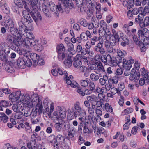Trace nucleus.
Masks as SVG:
<instances>
[{
    "label": "nucleus",
    "mask_w": 149,
    "mask_h": 149,
    "mask_svg": "<svg viewBox=\"0 0 149 149\" xmlns=\"http://www.w3.org/2000/svg\"><path fill=\"white\" fill-rule=\"evenodd\" d=\"M29 4L30 6L29 8L27 6H25L26 10H23L22 13V16L26 19V22L29 24L33 22L29 13L36 23L41 21L42 19L41 16L36 8H37L38 9H40V2L38 0H30L29 2Z\"/></svg>",
    "instance_id": "obj_1"
},
{
    "label": "nucleus",
    "mask_w": 149,
    "mask_h": 149,
    "mask_svg": "<svg viewBox=\"0 0 149 149\" xmlns=\"http://www.w3.org/2000/svg\"><path fill=\"white\" fill-rule=\"evenodd\" d=\"M24 100L22 101L25 103V107L29 108H31L33 106H36V109H38V112L39 114L42 113L43 110V106L42 104V101L40 99L38 96L36 95H33L31 96V98L28 94L24 95L23 97Z\"/></svg>",
    "instance_id": "obj_2"
},
{
    "label": "nucleus",
    "mask_w": 149,
    "mask_h": 149,
    "mask_svg": "<svg viewBox=\"0 0 149 149\" xmlns=\"http://www.w3.org/2000/svg\"><path fill=\"white\" fill-rule=\"evenodd\" d=\"M12 40L14 44L17 46L19 47H23L17 51V53L20 55H22V54H28L29 53L31 52V49L26 44V40H24L21 38V36L17 38L15 37Z\"/></svg>",
    "instance_id": "obj_3"
},
{
    "label": "nucleus",
    "mask_w": 149,
    "mask_h": 149,
    "mask_svg": "<svg viewBox=\"0 0 149 149\" xmlns=\"http://www.w3.org/2000/svg\"><path fill=\"white\" fill-rule=\"evenodd\" d=\"M75 111L74 112V115L75 118L80 116L78 119L80 121V123L81 126H83L85 123L84 120L86 116L85 111L80 106V103L77 102V106L76 107Z\"/></svg>",
    "instance_id": "obj_4"
},
{
    "label": "nucleus",
    "mask_w": 149,
    "mask_h": 149,
    "mask_svg": "<svg viewBox=\"0 0 149 149\" xmlns=\"http://www.w3.org/2000/svg\"><path fill=\"white\" fill-rule=\"evenodd\" d=\"M30 53L28 54H22L24 56L22 58H19L17 61V65L18 67L21 68H24L26 65L30 66L31 65V62L29 59V56Z\"/></svg>",
    "instance_id": "obj_5"
},
{
    "label": "nucleus",
    "mask_w": 149,
    "mask_h": 149,
    "mask_svg": "<svg viewBox=\"0 0 149 149\" xmlns=\"http://www.w3.org/2000/svg\"><path fill=\"white\" fill-rule=\"evenodd\" d=\"M59 122H56L54 125V127L56 131L61 132L63 130V126L65 130H68L70 128V125L68 121L65 122L64 120H61Z\"/></svg>",
    "instance_id": "obj_6"
},
{
    "label": "nucleus",
    "mask_w": 149,
    "mask_h": 149,
    "mask_svg": "<svg viewBox=\"0 0 149 149\" xmlns=\"http://www.w3.org/2000/svg\"><path fill=\"white\" fill-rule=\"evenodd\" d=\"M10 32L12 35L10 38V41H12L13 39L15 37L17 38L20 36L19 32H18L17 29L15 27V22L13 19L10 20Z\"/></svg>",
    "instance_id": "obj_7"
},
{
    "label": "nucleus",
    "mask_w": 149,
    "mask_h": 149,
    "mask_svg": "<svg viewBox=\"0 0 149 149\" xmlns=\"http://www.w3.org/2000/svg\"><path fill=\"white\" fill-rule=\"evenodd\" d=\"M49 7L51 10L54 12L57 16L58 15V11L62 13L65 12L64 8L63 9L60 3H58L57 5L56 6L53 2L51 1L49 3Z\"/></svg>",
    "instance_id": "obj_8"
},
{
    "label": "nucleus",
    "mask_w": 149,
    "mask_h": 149,
    "mask_svg": "<svg viewBox=\"0 0 149 149\" xmlns=\"http://www.w3.org/2000/svg\"><path fill=\"white\" fill-rule=\"evenodd\" d=\"M24 96L21 94V92L19 91L14 92L10 94V100H11L12 104H13L14 102L17 103L19 100L20 101L22 97H24Z\"/></svg>",
    "instance_id": "obj_9"
},
{
    "label": "nucleus",
    "mask_w": 149,
    "mask_h": 149,
    "mask_svg": "<svg viewBox=\"0 0 149 149\" xmlns=\"http://www.w3.org/2000/svg\"><path fill=\"white\" fill-rule=\"evenodd\" d=\"M24 100L23 97H22L19 102H14V104L12 106L13 110L16 113L21 112L24 109V107H25V103L22 101V100Z\"/></svg>",
    "instance_id": "obj_10"
},
{
    "label": "nucleus",
    "mask_w": 149,
    "mask_h": 149,
    "mask_svg": "<svg viewBox=\"0 0 149 149\" xmlns=\"http://www.w3.org/2000/svg\"><path fill=\"white\" fill-rule=\"evenodd\" d=\"M73 76L70 75L69 76H65L63 77V79L65 81L66 83L67 84V87L69 88L70 87L76 88L78 87L79 84L76 82L74 81H72L73 78Z\"/></svg>",
    "instance_id": "obj_11"
},
{
    "label": "nucleus",
    "mask_w": 149,
    "mask_h": 149,
    "mask_svg": "<svg viewBox=\"0 0 149 149\" xmlns=\"http://www.w3.org/2000/svg\"><path fill=\"white\" fill-rule=\"evenodd\" d=\"M65 138L61 134L58 135L56 139V142L54 143V149H58L62 147L64 144Z\"/></svg>",
    "instance_id": "obj_12"
},
{
    "label": "nucleus",
    "mask_w": 149,
    "mask_h": 149,
    "mask_svg": "<svg viewBox=\"0 0 149 149\" xmlns=\"http://www.w3.org/2000/svg\"><path fill=\"white\" fill-rule=\"evenodd\" d=\"M65 12L66 13H69L70 10L73 8V5L72 0H68V1L65 2Z\"/></svg>",
    "instance_id": "obj_13"
},
{
    "label": "nucleus",
    "mask_w": 149,
    "mask_h": 149,
    "mask_svg": "<svg viewBox=\"0 0 149 149\" xmlns=\"http://www.w3.org/2000/svg\"><path fill=\"white\" fill-rule=\"evenodd\" d=\"M95 51L97 53H100L101 54H105V51L103 47L102 43L99 42L94 47Z\"/></svg>",
    "instance_id": "obj_14"
},
{
    "label": "nucleus",
    "mask_w": 149,
    "mask_h": 149,
    "mask_svg": "<svg viewBox=\"0 0 149 149\" xmlns=\"http://www.w3.org/2000/svg\"><path fill=\"white\" fill-rule=\"evenodd\" d=\"M104 45L107 52L112 54H114L116 53V49L113 48L112 47L113 46L109 44L108 40H107L105 42Z\"/></svg>",
    "instance_id": "obj_15"
},
{
    "label": "nucleus",
    "mask_w": 149,
    "mask_h": 149,
    "mask_svg": "<svg viewBox=\"0 0 149 149\" xmlns=\"http://www.w3.org/2000/svg\"><path fill=\"white\" fill-rule=\"evenodd\" d=\"M112 35L113 37L116 39V40H120V38H122L123 36V33L121 31H119L117 32L114 29L112 30Z\"/></svg>",
    "instance_id": "obj_16"
},
{
    "label": "nucleus",
    "mask_w": 149,
    "mask_h": 149,
    "mask_svg": "<svg viewBox=\"0 0 149 149\" xmlns=\"http://www.w3.org/2000/svg\"><path fill=\"white\" fill-rule=\"evenodd\" d=\"M144 16L145 15L143 14L142 12L139 13L137 17L135 18L134 23L136 24H138L140 26L143 21Z\"/></svg>",
    "instance_id": "obj_17"
},
{
    "label": "nucleus",
    "mask_w": 149,
    "mask_h": 149,
    "mask_svg": "<svg viewBox=\"0 0 149 149\" xmlns=\"http://www.w3.org/2000/svg\"><path fill=\"white\" fill-rule=\"evenodd\" d=\"M0 7L5 13L6 14L9 13V8L8 5L5 3L3 1H1L0 2Z\"/></svg>",
    "instance_id": "obj_18"
},
{
    "label": "nucleus",
    "mask_w": 149,
    "mask_h": 149,
    "mask_svg": "<svg viewBox=\"0 0 149 149\" xmlns=\"http://www.w3.org/2000/svg\"><path fill=\"white\" fill-rule=\"evenodd\" d=\"M0 47L3 52H4L6 54H9V46L7 44L1 43L0 44Z\"/></svg>",
    "instance_id": "obj_19"
},
{
    "label": "nucleus",
    "mask_w": 149,
    "mask_h": 149,
    "mask_svg": "<svg viewBox=\"0 0 149 149\" xmlns=\"http://www.w3.org/2000/svg\"><path fill=\"white\" fill-rule=\"evenodd\" d=\"M140 73L137 70L136 74L131 73L129 79L131 80H133L135 82H137L139 79Z\"/></svg>",
    "instance_id": "obj_20"
},
{
    "label": "nucleus",
    "mask_w": 149,
    "mask_h": 149,
    "mask_svg": "<svg viewBox=\"0 0 149 149\" xmlns=\"http://www.w3.org/2000/svg\"><path fill=\"white\" fill-rule=\"evenodd\" d=\"M80 72L84 73V75L86 77H88L90 72V68L89 67H86L82 66L79 68Z\"/></svg>",
    "instance_id": "obj_21"
},
{
    "label": "nucleus",
    "mask_w": 149,
    "mask_h": 149,
    "mask_svg": "<svg viewBox=\"0 0 149 149\" xmlns=\"http://www.w3.org/2000/svg\"><path fill=\"white\" fill-rule=\"evenodd\" d=\"M88 38L85 34L84 32L81 33L79 36L77 37V42L79 43H81L82 41L85 42L88 40Z\"/></svg>",
    "instance_id": "obj_22"
},
{
    "label": "nucleus",
    "mask_w": 149,
    "mask_h": 149,
    "mask_svg": "<svg viewBox=\"0 0 149 149\" xmlns=\"http://www.w3.org/2000/svg\"><path fill=\"white\" fill-rule=\"evenodd\" d=\"M89 87L90 88V89H87L84 91V95H89L92 93V91L94 90L95 87L94 83L93 82H92L90 83Z\"/></svg>",
    "instance_id": "obj_23"
},
{
    "label": "nucleus",
    "mask_w": 149,
    "mask_h": 149,
    "mask_svg": "<svg viewBox=\"0 0 149 149\" xmlns=\"http://www.w3.org/2000/svg\"><path fill=\"white\" fill-rule=\"evenodd\" d=\"M92 81H90V80L88 78H86L84 80H81L80 81V84L81 86L84 87H88L89 86L90 83Z\"/></svg>",
    "instance_id": "obj_24"
},
{
    "label": "nucleus",
    "mask_w": 149,
    "mask_h": 149,
    "mask_svg": "<svg viewBox=\"0 0 149 149\" xmlns=\"http://www.w3.org/2000/svg\"><path fill=\"white\" fill-rule=\"evenodd\" d=\"M42 8L43 12L45 15L47 17H50V13L48 6L46 5L43 4L42 5Z\"/></svg>",
    "instance_id": "obj_25"
},
{
    "label": "nucleus",
    "mask_w": 149,
    "mask_h": 149,
    "mask_svg": "<svg viewBox=\"0 0 149 149\" xmlns=\"http://www.w3.org/2000/svg\"><path fill=\"white\" fill-rule=\"evenodd\" d=\"M76 51L78 53H80L81 55H85V48H82V46L80 44L78 45L76 49Z\"/></svg>",
    "instance_id": "obj_26"
},
{
    "label": "nucleus",
    "mask_w": 149,
    "mask_h": 149,
    "mask_svg": "<svg viewBox=\"0 0 149 149\" xmlns=\"http://www.w3.org/2000/svg\"><path fill=\"white\" fill-rule=\"evenodd\" d=\"M72 61L70 57L66 59L63 62V65L66 68H70L72 65Z\"/></svg>",
    "instance_id": "obj_27"
},
{
    "label": "nucleus",
    "mask_w": 149,
    "mask_h": 149,
    "mask_svg": "<svg viewBox=\"0 0 149 149\" xmlns=\"http://www.w3.org/2000/svg\"><path fill=\"white\" fill-rule=\"evenodd\" d=\"M26 40V44L29 46L30 45L31 47H33L37 44L38 40H36L34 41L33 39L29 40L27 39Z\"/></svg>",
    "instance_id": "obj_28"
},
{
    "label": "nucleus",
    "mask_w": 149,
    "mask_h": 149,
    "mask_svg": "<svg viewBox=\"0 0 149 149\" xmlns=\"http://www.w3.org/2000/svg\"><path fill=\"white\" fill-rule=\"evenodd\" d=\"M140 27L141 28H143L145 26H149V17L146 16L144 19V21L142 23Z\"/></svg>",
    "instance_id": "obj_29"
},
{
    "label": "nucleus",
    "mask_w": 149,
    "mask_h": 149,
    "mask_svg": "<svg viewBox=\"0 0 149 149\" xmlns=\"http://www.w3.org/2000/svg\"><path fill=\"white\" fill-rule=\"evenodd\" d=\"M118 81V77L114 76L112 78H110L109 79L108 82L110 83L111 84L113 85V86H114V84L116 85L117 84Z\"/></svg>",
    "instance_id": "obj_30"
},
{
    "label": "nucleus",
    "mask_w": 149,
    "mask_h": 149,
    "mask_svg": "<svg viewBox=\"0 0 149 149\" xmlns=\"http://www.w3.org/2000/svg\"><path fill=\"white\" fill-rule=\"evenodd\" d=\"M19 29L21 32L22 33L23 32H25L27 33V31H28L26 29V27L25 26L24 24L22 22H19Z\"/></svg>",
    "instance_id": "obj_31"
},
{
    "label": "nucleus",
    "mask_w": 149,
    "mask_h": 149,
    "mask_svg": "<svg viewBox=\"0 0 149 149\" xmlns=\"http://www.w3.org/2000/svg\"><path fill=\"white\" fill-rule=\"evenodd\" d=\"M67 46L68 49V51L70 52V54L72 55L74 54L75 52L74 50V45L71 43H70L68 44Z\"/></svg>",
    "instance_id": "obj_32"
},
{
    "label": "nucleus",
    "mask_w": 149,
    "mask_h": 149,
    "mask_svg": "<svg viewBox=\"0 0 149 149\" xmlns=\"http://www.w3.org/2000/svg\"><path fill=\"white\" fill-rule=\"evenodd\" d=\"M108 64L113 66H116L117 65V61L116 57L114 56H111L110 61Z\"/></svg>",
    "instance_id": "obj_33"
},
{
    "label": "nucleus",
    "mask_w": 149,
    "mask_h": 149,
    "mask_svg": "<svg viewBox=\"0 0 149 149\" xmlns=\"http://www.w3.org/2000/svg\"><path fill=\"white\" fill-rule=\"evenodd\" d=\"M143 8L142 7H140L138 8H134L132 10V12L133 14L134 15H137L143 11Z\"/></svg>",
    "instance_id": "obj_34"
},
{
    "label": "nucleus",
    "mask_w": 149,
    "mask_h": 149,
    "mask_svg": "<svg viewBox=\"0 0 149 149\" xmlns=\"http://www.w3.org/2000/svg\"><path fill=\"white\" fill-rule=\"evenodd\" d=\"M65 50V48L62 44H60L56 47V51L57 53L62 52Z\"/></svg>",
    "instance_id": "obj_35"
},
{
    "label": "nucleus",
    "mask_w": 149,
    "mask_h": 149,
    "mask_svg": "<svg viewBox=\"0 0 149 149\" xmlns=\"http://www.w3.org/2000/svg\"><path fill=\"white\" fill-rule=\"evenodd\" d=\"M117 55L121 58H123L126 54V52L124 50L118 49L117 51Z\"/></svg>",
    "instance_id": "obj_36"
},
{
    "label": "nucleus",
    "mask_w": 149,
    "mask_h": 149,
    "mask_svg": "<svg viewBox=\"0 0 149 149\" xmlns=\"http://www.w3.org/2000/svg\"><path fill=\"white\" fill-rule=\"evenodd\" d=\"M52 118L53 120L55 123L56 122H59V121H61V120H63L60 117H59L58 114L56 112H54L53 113Z\"/></svg>",
    "instance_id": "obj_37"
},
{
    "label": "nucleus",
    "mask_w": 149,
    "mask_h": 149,
    "mask_svg": "<svg viewBox=\"0 0 149 149\" xmlns=\"http://www.w3.org/2000/svg\"><path fill=\"white\" fill-rule=\"evenodd\" d=\"M102 77L98 74L96 75L94 73H91L90 75V78L93 81H97L99 79L100 77Z\"/></svg>",
    "instance_id": "obj_38"
},
{
    "label": "nucleus",
    "mask_w": 149,
    "mask_h": 149,
    "mask_svg": "<svg viewBox=\"0 0 149 149\" xmlns=\"http://www.w3.org/2000/svg\"><path fill=\"white\" fill-rule=\"evenodd\" d=\"M108 41L109 44L112 46L115 45L116 43L119 41L112 36L110 37Z\"/></svg>",
    "instance_id": "obj_39"
},
{
    "label": "nucleus",
    "mask_w": 149,
    "mask_h": 149,
    "mask_svg": "<svg viewBox=\"0 0 149 149\" xmlns=\"http://www.w3.org/2000/svg\"><path fill=\"white\" fill-rule=\"evenodd\" d=\"M101 38V37H98L96 36H94L91 38L90 43L92 45H94L95 44L96 42Z\"/></svg>",
    "instance_id": "obj_40"
},
{
    "label": "nucleus",
    "mask_w": 149,
    "mask_h": 149,
    "mask_svg": "<svg viewBox=\"0 0 149 149\" xmlns=\"http://www.w3.org/2000/svg\"><path fill=\"white\" fill-rule=\"evenodd\" d=\"M31 52H30L29 56L35 62L37 60L40 58V57L37 54L34 53H31Z\"/></svg>",
    "instance_id": "obj_41"
},
{
    "label": "nucleus",
    "mask_w": 149,
    "mask_h": 149,
    "mask_svg": "<svg viewBox=\"0 0 149 149\" xmlns=\"http://www.w3.org/2000/svg\"><path fill=\"white\" fill-rule=\"evenodd\" d=\"M122 41L121 42L120 45L123 47L125 46L126 45H128L129 41L128 39L126 37H123L122 38Z\"/></svg>",
    "instance_id": "obj_42"
},
{
    "label": "nucleus",
    "mask_w": 149,
    "mask_h": 149,
    "mask_svg": "<svg viewBox=\"0 0 149 149\" xmlns=\"http://www.w3.org/2000/svg\"><path fill=\"white\" fill-rule=\"evenodd\" d=\"M105 106V109L107 112L109 111L111 113L113 112V109L111 106L109 105V103H106L104 105Z\"/></svg>",
    "instance_id": "obj_43"
},
{
    "label": "nucleus",
    "mask_w": 149,
    "mask_h": 149,
    "mask_svg": "<svg viewBox=\"0 0 149 149\" xmlns=\"http://www.w3.org/2000/svg\"><path fill=\"white\" fill-rule=\"evenodd\" d=\"M82 63L81 60L77 59L75 60L73 63V65L75 68H79L81 65Z\"/></svg>",
    "instance_id": "obj_44"
},
{
    "label": "nucleus",
    "mask_w": 149,
    "mask_h": 149,
    "mask_svg": "<svg viewBox=\"0 0 149 149\" xmlns=\"http://www.w3.org/2000/svg\"><path fill=\"white\" fill-rule=\"evenodd\" d=\"M133 109L132 108H128L125 109L122 113L121 115L124 116L127 114H129L132 112Z\"/></svg>",
    "instance_id": "obj_45"
},
{
    "label": "nucleus",
    "mask_w": 149,
    "mask_h": 149,
    "mask_svg": "<svg viewBox=\"0 0 149 149\" xmlns=\"http://www.w3.org/2000/svg\"><path fill=\"white\" fill-rule=\"evenodd\" d=\"M49 100L48 99H45L43 102V104H45L44 108L45 109V112H49V106H48L49 103Z\"/></svg>",
    "instance_id": "obj_46"
},
{
    "label": "nucleus",
    "mask_w": 149,
    "mask_h": 149,
    "mask_svg": "<svg viewBox=\"0 0 149 149\" xmlns=\"http://www.w3.org/2000/svg\"><path fill=\"white\" fill-rule=\"evenodd\" d=\"M66 110L65 109L61 110L59 112V115L60 117L61 118L65 117L66 116Z\"/></svg>",
    "instance_id": "obj_47"
},
{
    "label": "nucleus",
    "mask_w": 149,
    "mask_h": 149,
    "mask_svg": "<svg viewBox=\"0 0 149 149\" xmlns=\"http://www.w3.org/2000/svg\"><path fill=\"white\" fill-rule=\"evenodd\" d=\"M2 114L1 121H3L4 123H6L8 121L9 118L4 113H2Z\"/></svg>",
    "instance_id": "obj_48"
},
{
    "label": "nucleus",
    "mask_w": 149,
    "mask_h": 149,
    "mask_svg": "<svg viewBox=\"0 0 149 149\" xmlns=\"http://www.w3.org/2000/svg\"><path fill=\"white\" fill-rule=\"evenodd\" d=\"M0 59L3 61H5L6 64L8 65L9 64V62L8 60L6 59V57L3 53L0 54ZM7 66V65H6Z\"/></svg>",
    "instance_id": "obj_49"
},
{
    "label": "nucleus",
    "mask_w": 149,
    "mask_h": 149,
    "mask_svg": "<svg viewBox=\"0 0 149 149\" xmlns=\"http://www.w3.org/2000/svg\"><path fill=\"white\" fill-rule=\"evenodd\" d=\"M104 100L102 99H100V100L97 101L96 102V105L98 107H104Z\"/></svg>",
    "instance_id": "obj_50"
},
{
    "label": "nucleus",
    "mask_w": 149,
    "mask_h": 149,
    "mask_svg": "<svg viewBox=\"0 0 149 149\" xmlns=\"http://www.w3.org/2000/svg\"><path fill=\"white\" fill-rule=\"evenodd\" d=\"M27 36L25 40H26L27 39H29V40L31 39H34V35L32 32H27L26 33V35Z\"/></svg>",
    "instance_id": "obj_51"
},
{
    "label": "nucleus",
    "mask_w": 149,
    "mask_h": 149,
    "mask_svg": "<svg viewBox=\"0 0 149 149\" xmlns=\"http://www.w3.org/2000/svg\"><path fill=\"white\" fill-rule=\"evenodd\" d=\"M36 142L33 141L32 142H29L27 144V147L29 149H33L36 146Z\"/></svg>",
    "instance_id": "obj_52"
},
{
    "label": "nucleus",
    "mask_w": 149,
    "mask_h": 149,
    "mask_svg": "<svg viewBox=\"0 0 149 149\" xmlns=\"http://www.w3.org/2000/svg\"><path fill=\"white\" fill-rule=\"evenodd\" d=\"M58 73L60 75H63L65 76H67V73L66 71L63 72L62 70L60 68H58L57 69Z\"/></svg>",
    "instance_id": "obj_53"
},
{
    "label": "nucleus",
    "mask_w": 149,
    "mask_h": 149,
    "mask_svg": "<svg viewBox=\"0 0 149 149\" xmlns=\"http://www.w3.org/2000/svg\"><path fill=\"white\" fill-rule=\"evenodd\" d=\"M58 54V57L59 60H63L65 57V54L64 52L57 53Z\"/></svg>",
    "instance_id": "obj_54"
},
{
    "label": "nucleus",
    "mask_w": 149,
    "mask_h": 149,
    "mask_svg": "<svg viewBox=\"0 0 149 149\" xmlns=\"http://www.w3.org/2000/svg\"><path fill=\"white\" fill-rule=\"evenodd\" d=\"M87 15L86 16V18L87 19H90L91 17L92 18L93 16V14L92 11L88 10L87 11Z\"/></svg>",
    "instance_id": "obj_55"
},
{
    "label": "nucleus",
    "mask_w": 149,
    "mask_h": 149,
    "mask_svg": "<svg viewBox=\"0 0 149 149\" xmlns=\"http://www.w3.org/2000/svg\"><path fill=\"white\" fill-rule=\"evenodd\" d=\"M68 136H67L66 138L69 140H73L74 139V134H72L68 131Z\"/></svg>",
    "instance_id": "obj_56"
},
{
    "label": "nucleus",
    "mask_w": 149,
    "mask_h": 149,
    "mask_svg": "<svg viewBox=\"0 0 149 149\" xmlns=\"http://www.w3.org/2000/svg\"><path fill=\"white\" fill-rule=\"evenodd\" d=\"M112 85L110 83H109L108 84H105V87H102V90H104V89H106V91H109L111 87H112Z\"/></svg>",
    "instance_id": "obj_57"
},
{
    "label": "nucleus",
    "mask_w": 149,
    "mask_h": 149,
    "mask_svg": "<svg viewBox=\"0 0 149 149\" xmlns=\"http://www.w3.org/2000/svg\"><path fill=\"white\" fill-rule=\"evenodd\" d=\"M105 29L104 27L101 26L98 31L99 33L101 36H104L105 35Z\"/></svg>",
    "instance_id": "obj_58"
},
{
    "label": "nucleus",
    "mask_w": 149,
    "mask_h": 149,
    "mask_svg": "<svg viewBox=\"0 0 149 149\" xmlns=\"http://www.w3.org/2000/svg\"><path fill=\"white\" fill-rule=\"evenodd\" d=\"M49 142L51 143H53L54 145V143L56 142L55 136L54 135L49 136Z\"/></svg>",
    "instance_id": "obj_59"
},
{
    "label": "nucleus",
    "mask_w": 149,
    "mask_h": 149,
    "mask_svg": "<svg viewBox=\"0 0 149 149\" xmlns=\"http://www.w3.org/2000/svg\"><path fill=\"white\" fill-rule=\"evenodd\" d=\"M9 104V102L5 100H2L0 102V104L4 107H7Z\"/></svg>",
    "instance_id": "obj_60"
},
{
    "label": "nucleus",
    "mask_w": 149,
    "mask_h": 149,
    "mask_svg": "<svg viewBox=\"0 0 149 149\" xmlns=\"http://www.w3.org/2000/svg\"><path fill=\"white\" fill-rule=\"evenodd\" d=\"M97 70H105L102 64L100 62L98 63L97 64Z\"/></svg>",
    "instance_id": "obj_61"
},
{
    "label": "nucleus",
    "mask_w": 149,
    "mask_h": 149,
    "mask_svg": "<svg viewBox=\"0 0 149 149\" xmlns=\"http://www.w3.org/2000/svg\"><path fill=\"white\" fill-rule=\"evenodd\" d=\"M94 72L96 74L100 75V76L102 77V74L104 72H105V70H98L96 69Z\"/></svg>",
    "instance_id": "obj_62"
},
{
    "label": "nucleus",
    "mask_w": 149,
    "mask_h": 149,
    "mask_svg": "<svg viewBox=\"0 0 149 149\" xmlns=\"http://www.w3.org/2000/svg\"><path fill=\"white\" fill-rule=\"evenodd\" d=\"M125 88V85L123 83H120L118 84V89L120 91H122Z\"/></svg>",
    "instance_id": "obj_63"
},
{
    "label": "nucleus",
    "mask_w": 149,
    "mask_h": 149,
    "mask_svg": "<svg viewBox=\"0 0 149 149\" xmlns=\"http://www.w3.org/2000/svg\"><path fill=\"white\" fill-rule=\"evenodd\" d=\"M149 13V8L147 6H146L142 11L143 14L145 16L146 14Z\"/></svg>",
    "instance_id": "obj_64"
}]
</instances>
